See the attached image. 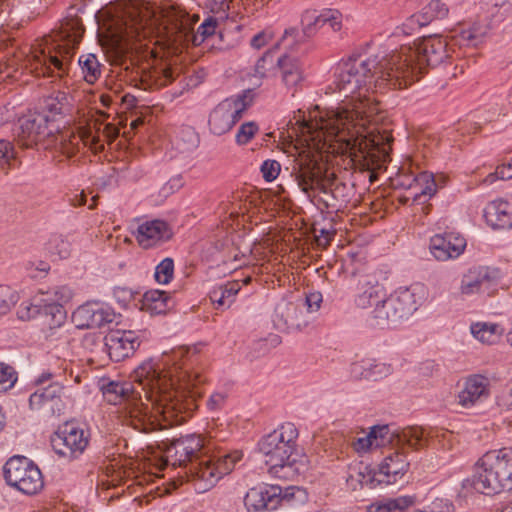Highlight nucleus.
I'll return each mask as SVG.
<instances>
[{
  "mask_svg": "<svg viewBox=\"0 0 512 512\" xmlns=\"http://www.w3.org/2000/svg\"><path fill=\"white\" fill-rule=\"evenodd\" d=\"M354 111L348 109L331 110L309 119L301 109L294 112L290 119V128L296 136L290 134V157L293 168L290 176L302 191L319 190L326 193L334 180L323 162V152H340L352 157L386 158L391 149L393 137L387 130L367 129L369 118L377 111L376 106Z\"/></svg>",
  "mask_w": 512,
  "mask_h": 512,
  "instance_id": "f257e3e1",
  "label": "nucleus"
},
{
  "mask_svg": "<svg viewBox=\"0 0 512 512\" xmlns=\"http://www.w3.org/2000/svg\"><path fill=\"white\" fill-rule=\"evenodd\" d=\"M186 353L183 347L173 349L158 359L145 360L133 371L131 378L145 393L151 410L131 383L102 380L100 390L104 399L123 406L125 424L142 433L181 424L196 410L200 395L194 390L200 382L199 375L189 373L180 364Z\"/></svg>",
  "mask_w": 512,
  "mask_h": 512,
  "instance_id": "f03ea898",
  "label": "nucleus"
},
{
  "mask_svg": "<svg viewBox=\"0 0 512 512\" xmlns=\"http://www.w3.org/2000/svg\"><path fill=\"white\" fill-rule=\"evenodd\" d=\"M409 77V72L401 76L397 73L395 65L390 64V54L367 58L353 56L338 64L333 91L338 90L345 97L352 96L351 108H347L349 111H354L356 105L366 109L375 106L367 97L368 92L406 88Z\"/></svg>",
  "mask_w": 512,
  "mask_h": 512,
  "instance_id": "7ed1b4c3",
  "label": "nucleus"
},
{
  "mask_svg": "<svg viewBox=\"0 0 512 512\" xmlns=\"http://www.w3.org/2000/svg\"><path fill=\"white\" fill-rule=\"evenodd\" d=\"M201 449V439L191 435L174 440L166 450L167 457L172 459L173 465L183 468V474L179 473V478L193 482L198 493L211 489L223 475L230 473L242 458L239 451L216 458L202 454Z\"/></svg>",
  "mask_w": 512,
  "mask_h": 512,
  "instance_id": "20e7f679",
  "label": "nucleus"
},
{
  "mask_svg": "<svg viewBox=\"0 0 512 512\" xmlns=\"http://www.w3.org/2000/svg\"><path fill=\"white\" fill-rule=\"evenodd\" d=\"M18 142L26 148L43 143L44 148H54L68 158L80 148L81 137L70 131L54 133L50 116L46 113L29 111L18 119Z\"/></svg>",
  "mask_w": 512,
  "mask_h": 512,
  "instance_id": "39448f33",
  "label": "nucleus"
},
{
  "mask_svg": "<svg viewBox=\"0 0 512 512\" xmlns=\"http://www.w3.org/2000/svg\"><path fill=\"white\" fill-rule=\"evenodd\" d=\"M450 57L446 38L438 35L423 37L413 46H402L400 50L390 53V64L401 76L409 72L407 87L419 79L425 67H437Z\"/></svg>",
  "mask_w": 512,
  "mask_h": 512,
  "instance_id": "423d86ee",
  "label": "nucleus"
},
{
  "mask_svg": "<svg viewBox=\"0 0 512 512\" xmlns=\"http://www.w3.org/2000/svg\"><path fill=\"white\" fill-rule=\"evenodd\" d=\"M473 488L485 495L512 489V448L486 452L474 466Z\"/></svg>",
  "mask_w": 512,
  "mask_h": 512,
  "instance_id": "0eeeda50",
  "label": "nucleus"
},
{
  "mask_svg": "<svg viewBox=\"0 0 512 512\" xmlns=\"http://www.w3.org/2000/svg\"><path fill=\"white\" fill-rule=\"evenodd\" d=\"M426 294V288L422 284L396 290L372 310L369 317L370 326L380 329L395 327L418 309Z\"/></svg>",
  "mask_w": 512,
  "mask_h": 512,
  "instance_id": "6e6552de",
  "label": "nucleus"
},
{
  "mask_svg": "<svg viewBox=\"0 0 512 512\" xmlns=\"http://www.w3.org/2000/svg\"><path fill=\"white\" fill-rule=\"evenodd\" d=\"M53 372H43L36 384L38 388L30 395L29 405L32 410L42 411L47 416H60L64 413L65 404L61 398L64 385L58 381Z\"/></svg>",
  "mask_w": 512,
  "mask_h": 512,
  "instance_id": "1a4fd4ad",
  "label": "nucleus"
},
{
  "mask_svg": "<svg viewBox=\"0 0 512 512\" xmlns=\"http://www.w3.org/2000/svg\"><path fill=\"white\" fill-rule=\"evenodd\" d=\"M393 442L419 447L418 445H423L421 430L416 426L402 430H392L389 425L374 426L368 434L357 438L352 445L355 451L366 452L370 448L384 447Z\"/></svg>",
  "mask_w": 512,
  "mask_h": 512,
  "instance_id": "9d476101",
  "label": "nucleus"
},
{
  "mask_svg": "<svg viewBox=\"0 0 512 512\" xmlns=\"http://www.w3.org/2000/svg\"><path fill=\"white\" fill-rule=\"evenodd\" d=\"M3 470L7 484L24 494H36L44 486L40 469L26 457H11Z\"/></svg>",
  "mask_w": 512,
  "mask_h": 512,
  "instance_id": "9b49d317",
  "label": "nucleus"
},
{
  "mask_svg": "<svg viewBox=\"0 0 512 512\" xmlns=\"http://www.w3.org/2000/svg\"><path fill=\"white\" fill-rule=\"evenodd\" d=\"M258 452L265 457V464L271 476L286 479L288 476V440L282 425L266 435L258 443Z\"/></svg>",
  "mask_w": 512,
  "mask_h": 512,
  "instance_id": "f8f14e48",
  "label": "nucleus"
},
{
  "mask_svg": "<svg viewBox=\"0 0 512 512\" xmlns=\"http://www.w3.org/2000/svg\"><path fill=\"white\" fill-rule=\"evenodd\" d=\"M251 103L252 95L250 90L220 102L210 113L209 126L211 132L215 135H222L228 132L242 117L244 111Z\"/></svg>",
  "mask_w": 512,
  "mask_h": 512,
  "instance_id": "ddd939ff",
  "label": "nucleus"
},
{
  "mask_svg": "<svg viewBox=\"0 0 512 512\" xmlns=\"http://www.w3.org/2000/svg\"><path fill=\"white\" fill-rule=\"evenodd\" d=\"M83 33L84 28L79 19H67L61 24L58 36L63 41V45L57 46L56 55H44V64L49 70L53 66L57 69L58 76H63L66 73L73 51L79 44Z\"/></svg>",
  "mask_w": 512,
  "mask_h": 512,
  "instance_id": "4468645a",
  "label": "nucleus"
},
{
  "mask_svg": "<svg viewBox=\"0 0 512 512\" xmlns=\"http://www.w3.org/2000/svg\"><path fill=\"white\" fill-rule=\"evenodd\" d=\"M88 435L84 429L73 422L60 426L51 437V445L56 454L73 460L78 458L87 448Z\"/></svg>",
  "mask_w": 512,
  "mask_h": 512,
  "instance_id": "2eb2a0df",
  "label": "nucleus"
},
{
  "mask_svg": "<svg viewBox=\"0 0 512 512\" xmlns=\"http://www.w3.org/2000/svg\"><path fill=\"white\" fill-rule=\"evenodd\" d=\"M288 30L285 29L283 36L269 48L255 65V75L263 77H276L279 73L283 79L288 74V45L285 43V37Z\"/></svg>",
  "mask_w": 512,
  "mask_h": 512,
  "instance_id": "dca6fc26",
  "label": "nucleus"
},
{
  "mask_svg": "<svg viewBox=\"0 0 512 512\" xmlns=\"http://www.w3.org/2000/svg\"><path fill=\"white\" fill-rule=\"evenodd\" d=\"M287 488L278 485H259L247 491L244 506L247 512H266L276 510L286 497Z\"/></svg>",
  "mask_w": 512,
  "mask_h": 512,
  "instance_id": "f3484780",
  "label": "nucleus"
},
{
  "mask_svg": "<svg viewBox=\"0 0 512 512\" xmlns=\"http://www.w3.org/2000/svg\"><path fill=\"white\" fill-rule=\"evenodd\" d=\"M114 310L99 302H87L79 306L72 314V321L77 328H101L114 322Z\"/></svg>",
  "mask_w": 512,
  "mask_h": 512,
  "instance_id": "a211bd4d",
  "label": "nucleus"
},
{
  "mask_svg": "<svg viewBox=\"0 0 512 512\" xmlns=\"http://www.w3.org/2000/svg\"><path fill=\"white\" fill-rule=\"evenodd\" d=\"M418 428L421 430L423 445H418L419 447H416V445H409L408 443L393 442L390 444L396 449L393 453H389L385 456L379 467L380 474L387 477V482L396 481L397 476H402L407 471L409 462L405 455L406 449L419 450L427 446L428 438L425 435L424 430L420 427Z\"/></svg>",
  "mask_w": 512,
  "mask_h": 512,
  "instance_id": "6ab92c4d",
  "label": "nucleus"
},
{
  "mask_svg": "<svg viewBox=\"0 0 512 512\" xmlns=\"http://www.w3.org/2000/svg\"><path fill=\"white\" fill-rule=\"evenodd\" d=\"M141 340L135 331L115 330L104 337V346L111 360L120 362L132 356Z\"/></svg>",
  "mask_w": 512,
  "mask_h": 512,
  "instance_id": "aec40b11",
  "label": "nucleus"
},
{
  "mask_svg": "<svg viewBox=\"0 0 512 512\" xmlns=\"http://www.w3.org/2000/svg\"><path fill=\"white\" fill-rule=\"evenodd\" d=\"M465 247V238L454 232L433 236L429 246L430 252L439 261L457 258L463 253Z\"/></svg>",
  "mask_w": 512,
  "mask_h": 512,
  "instance_id": "412c9836",
  "label": "nucleus"
},
{
  "mask_svg": "<svg viewBox=\"0 0 512 512\" xmlns=\"http://www.w3.org/2000/svg\"><path fill=\"white\" fill-rule=\"evenodd\" d=\"M53 299L51 288L46 291H40L38 296H35L33 302H24L18 310V316L22 320H28L35 317L43 308L46 314H51L60 324L65 319V311L56 305V301H48Z\"/></svg>",
  "mask_w": 512,
  "mask_h": 512,
  "instance_id": "4be33fe9",
  "label": "nucleus"
},
{
  "mask_svg": "<svg viewBox=\"0 0 512 512\" xmlns=\"http://www.w3.org/2000/svg\"><path fill=\"white\" fill-rule=\"evenodd\" d=\"M400 185L414 190L413 201L424 202L422 198H431L437 191V185L432 173L423 171L417 175H405L402 177Z\"/></svg>",
  "mask_w": 512,
  "mask_h": 512,
  "instance_id": "5701e85b",
  "label": "nucleus"
},
{
  "mask_svg": "<svg viewBox=\"0 0 512 512\" xmlns=\"http://www.w3.org/2000/svg\"><path fill=\"white\" fill-rule=\"evenodd\" d=\"M483 216L493 229H512V202L493 200L485 206Z\"/></svg>",
  "mask_w": 512,
  "mask_h": 512,
  "instance_id": "b1692460",
  "label": "nucleus"
},
{
  "mask_svg": "<svg viewBox=\"0 0 512 512\" xmlns=\"http://www.w3.org/2000/svg\"><path fill=\"white\" fill-rule=\"evenodd\" d=\"M322 302V294L316 292H304V298L297 301L293 327L302 330L311 322V314L318 311Z\"/></svg>",
  "mask_w": 512,
  "mask_h": 512,
  "instance_id": "393cba45",
  "label": "nucleus"
},
{
  "mask_svg": "<svg viewBox=\"0 0 512 512\" xmlns=\"http://www.w3.org/2000/svg\"><path fill=\"white\" fill-rule=\"evenodd\" d=\"M489 381L481 375H473L466 379L463 389L458 394V403L470 407L477 401L488 396Z\"/></svg>",
  "mask_w": 512,
  "mask_h": 512,
  "instance_id": "a878e982",
  "label": "nucleus"
},
{
  "mask_svg": "<svg viewBox=\"0 0 512 512\" xmlns=\"http://www.w3.org/2000/svg\"><path fill=\"white\" fill-rule=\"evenodd\" d=\"M170 231L167 224L161 220L147 221L138 226L136 239L143 248H150L158 242L168 239Z\"/></svg>",
  "mask_w": 512,
  "mask_h": 512,
  "instance_id": "bb28decb",
  "label": "nucleus"
},
{
  "mask_svg": "<svg viewBox=\"0 0 512 512\" xmlns=\"http://www.w3.org/2000/svg\"><path fill=\"white\" fill-rule=\"evenodd\" d=\"M387 296L383 284L378 281L365 280L359 284V292L355 303L359 308L378 307Z\"/></svg>",
  "mask_w": 512,
  "mask_h": 512,
  "instance_id": "cd10ccee",
  "label": "nucleus"
},
{
  "mask_svg": "<svg viewBox=\"0 0 512 512\" xmlns=\"http://www.w3.org/2000/svg\"><path fill=\"white\" fill-rule=\"evenodd\" d=\"M448 7L440 0H431L417 14L407 19L406 25L413 28L415 25L424 27L436 19H443L448 15Z\"/></svg>",
  "mask_w": 512,
  "mask_h": 512,
  "instance_id": "c85d7f7f",
  "label": "nucleus"
},
{
  "mask_svg": "<svg viewBox=\"0 0 512 512\" xmlns=\"http://www.w3.org/2000/svg\"><path fill=\"white\" fill-rule=\"evenodd\" d=\"M490 279L487 267H473L462 277L461 293L464 295L479 293L484 287H489Z\"/></svg>",
  "mask_w": 512,
  "mask_h": 512,
  "instance_id": "c756f323",
  "label": "nucleus"
},
{
  "mask_svg": "<svg viewBox=\"0 0 512 512\" xmlns=\"http://www.w3.org/2000/svg\"><path fill=\"white\" fill-rule=\"evenodd\" d=\"M489 31L490 26L486 21L472 23L459 31L457 34L458 43L464 46L477 47L485 41Z\"/></svg>",
  "mask_w": 512,
  "mask_h": 512,
  "instance_id": "7c9ffc66",
  "label": "nucleus"
},
{
  "mask_svg": "<svg viewBox=\"0 0 512 512\" xmlns=\"http://www.w3.org/2000/svg\"><path fill=\"white\" fill-rule=\"evenodd\" d=\"M174 70L171 67H155L142 75L145 89H158L174 81Z\"/></svg>",
  "mask_w": 512,
  "mask_h": 512,
  "instance_id": "2f4dec72",
  "label": "nucleus"
},
{
  "mask_svg": "<svg viewBox=\"0 0 512 512\" xmlns=\"http://www.w3.org/2000/svg\"><path fill=\"white\" fill-rule=\"evenodd\" d=\"M320 18L321 13L318 14L315 10H306L301 15L302 34L300 35L298 32L296 33L294 29H290V37H294L297 43L312 37L319 28L323 27Z\"/></svg>",
  "mask_w": 512,
  "mask_h": 512,
  "instance_id": "473e14b6",
  "label": "nucleus"
},
{
  "mask_svg": "<svg viewBox=\"0 0 512 512\" xmlns=\"http://www.w3.org/2000/svg\"><path fill=\"white\" fill-rule=\"evenodd\" d=\"M169 297L166 292L160 290L147 291L142 300L141 310L150 315L162 314L166 311Z\"/></svg>",
  "mask_w": 512,
  "mask_h": 512,
  "instance_id": "72a5a7b5",
  "label": "nucleus"
},
{
  "mask_svg": "<svg viewBox=\"0 0 512 512\" xmlns=\"http://www.w3.org/2000/svg\"><path fill=\"white\" fill-rule=\"evenodd\" d=\"M239 290L240 285L238 282L227 283L225 285L215 287L209 293V298L217 308L230 307Z\"/></svg>",
  "mask_w": 512,
  "mask_h": 512,
  "instance_id": "f704fd0d",
  "label": "nucleus"
},
{
  "mask_svg": "<svg viewBox=\"0 0 512 512\" xmlns=\"http://www.w3.org/2000/svg\"><path fill=\"white\" fill-rule=\"evenodd\" d=\"M413 496H400L371 504L368 512H404L414 504Z\"/></svg>",
  "mask_w": 512,
  "mask_h": 512,
  "instance_id": "c9c22d12",
  "label": "nucleus"
},
{
  "mask_svg": "<svg viewBox=\"0 0 512 512\" xmlns=\"http://www.w3.org/2000/svg\"><path fill=\"white\" fill-rule=\"evenodd\" d=\"M290 431V436L292 435ZM290 438V476H303L310 468V461L304 449L297 444H291Z\"/></svg>",
  "mask_w": 512,
  "mask_h": 512,
  "instance_id": "e433bc0d",
  "label": "nucleus"
},
{
  "mask_svg": "<svg viewBox=\"0 0 512 512\" xmlns=\"http://www.w3.org/2000/svg\"><path fill=\"white\" fill-rule=\"evenodd\" d=\"M470 330L472 335L484 344H493L500 337L499 325L493 323H473Z\"/></svg>",
  "mask_w": 512,
  "mask_h": 512,
  "instance_id": "4c0bfd02",
  "label": "nucleus"
},
{
  "mask_svg": "<svg viewBox=\"0 0 512 512\" xmlns=\"http://www.w3.org/2000/svg\"><path fill=\"white\" fill-rule=\"evenodd\" d=\"M78 64L81 68L84 80L93 84L101 74V64L96 55L86 54L79 57Z\"/></svg>",
  "mask_w": 512,
  "mask_h": 512,
  "instance_id": "58836bf2",
  "label": "nucleus"
},
{
  "mask_svg": "<svg viewBox=\"0 0 512 512\" xmlns=\"http://www.w3.org/2000/svg\"><path fill=\"white\" fill-rule=\"evenodd\" d=\"M69 106V97L65 92L57 91L46 97L43 102V110L51 115L63 114Z\"/></svg>",
  "mask_w": 512,
  "mask_h": 512,
  "instance_id": "ea45409f",
  "label": "nucleus"
},
{
  "mask_svg": "<svg viewBox=\"0 0 512 512\" xmlns=\"http://www.w3.org/2000/svg\"><path fill=\"white\" fill-rule=\"evenodd\" d=\"M272 322L280 332L288 331V300L285 297H282L275 305Z\"/></svg>",
  "mask_w": 512,
  "mask_h": 512,
  "instance_id": "a19ab883",
  "label": "nucleus"
},
{
  "mask_svg": "<svg viewBox=\"0 0 512 512\" xmlns=\"http://www.w3.org/2000/svg\"><path fill=\"white\" fill-rule=\"evenodd\" d=\"M47 250L51 255H55L59 259H66L70 256L71 244L63 236L55 235L50 238L47 244Z\"/></svg>",
  "mask_w": 512,
  "mask_h": 512,
  "instance_id": "79ce46f5",
  "label": "nucleus"
},
{
  "mask_svg": "<svg viewBox=\"0 0 512 512\" xmlns=\"http://www.w3.org/2000/svg\"><path fill=\"white\" fill-rule=\"evenodd\" d=\"M18 300V293L14 289L0 285V315L8 313Z\"/></svg>",
  "mask_w": 512,
  "mask_h": 512,
  "instance_id": "37998d69",
  "label": "nucleus"
},
{
  "mask_svg": "<svg viewBox=\"0 0 512 512\" xmlns=\"http://www.w3.org/2000/svg\"><path fill=\"white\" fill-rule=\"evenodd\" d=\"M174 263L171 258H165L155 268V280L159 284H168L173 277Z\"/></svg>",
  "mask_w": 512,
  "mask_h": 512,
  "instance_id": "c03bdc74",
  "label": "nucleus"
},
{
  "mask_svg": "<svg viewBox=\"0 0 512 512\" xmlns=\"http://www.w3.org/2000/svg\"><path fill=\"white\" fill-rule=\"evenodd\" d=\"M16 381L15 370L11 366L0 362V392H5L12 388Z\"/></svg>",
  "mask_w": 512,
  "mask_h": 512,
  "instance_id": "a18cd8bd",
  "label": "nucleus"
},
{
  "mask_svg": "<svg viewBox=\"0 0 512 512\" xmlns=\"http://www.w3.org/2000/svg\"><path fill=\"white\" fill-rule=\"evenodd\" d=\"M320 22L322 26L328 25L334 32L342 27L341 14L337 10L328 9L321 12Z\"/></svg>",
  "mask_w": 512,
  "mask_h": 512,
  "instance_id": "49530a36",
  "label": "nucleus"
},
{
  "mask_svg": "<svg viewBox=\"0 0 512 512\" xmlns=\"http://www.w3.org/2000/svg\"><path fill=\"white\" fill-rule=\"evenodd\" d=\"M257 131L258 126L255 122L251 121L243 123L236 134V142L239 145L247 144Z\"/></svg>",
  "mask_w": 512,
  "mask_h": 512,
  "instance_id": "de8ad7c7",
  "label": "nucleus"
},
{
  "mask_svg": "<svg viewBox=\"0 0 512 512\" xmlns=\"http://www.w3.org/2000/svg\"><path fill=\"white\" fill-rule=\"evenodd\" d=\"M372 359H363L351 364L350 374L354 379H369Z\"/></svg>",
  "mask_w": 512,
  "mask_h": 512,
  "instance_id": "09e8293b",
  "label": "nucleus"
},
{
  "mask_svg": "<svg viewBox=\"0 0 512 512\" xmlns=\"http://www.w3.org/2000/svg\"><path fill=\"white\" fill-rule=\"evenodd\" d=\"M51 293L53 299H48V301H56V305H59L60 308L63 304L69 302L74 294L73 290L66 285L52 287Z\"/></svg>",
  "mask_w": 512,
  "mask_h": 512,
  "instance_id": "8fccbe9b",
  "label": "nucleus"
},
{
  "mask_svg": "<svg viewBox=\"0 0 512 512\" xmlns=\"http://www.w3.org/2000/svg\"><path fill=\"white\" fill-rule=\"evenodd\" d=\"M455 507L453 503L447 499L436 498L429 505L422 510H415L413 512H454Z\"/></svg>",
  "mask_w": 512,
  "mask_h": 512,
  "instance_id": "3c124183",
  "label": "nucleus"
},
{
  "mask_svg": "<svg viewBox=\"0 0 512 512\" xmlns=\"http://www.w3.org/2000/svg\"><path fill=\"white\" fill-rule=\"evenodd\" d=\"M263 178L267 182H271L277 178L281 171V165L276 160H266L260 167Z\"/></svg>",
  "mask_w": 512,
  "mask_h": 512,
  "instance_id": "603ef678",
  "label": "nucleus"
},
{
  "mask_svg": "<svg viewBox=\"0 0 512 512\" xmlns=\"http://www.w3.org/2000/svg\"><path fill=\"white\" fill-rule=\"evenodd\" d=\"M308 502V492L298 486H290V507L298 509Z\"/></svg>",
  "mask_w": 512,
  "mask_h": 512,
  "instance_id": "864d4df0",
  "label": "nucleus"
},
{
  "mask_svg": "<svg viewBox=\"0 0 512 512\" xmlns=\"http://www.w3.org/2000/svg\"><path fill=\"white\" fill-rule=\"evenodd\" d=\"M83 347L87 350H90L91 353H97L100 350H104V338H101L100 335L89 334L86 335L83 339Z\"/></svg>",
  "mask_w": 512,
  "mask_h": 512,
  "instance_id": "5fc2aeb1",
  "label": "nucleus"
},
{
  "mask_svg": "<svg viewBox=\"0 0 512 512\" xmlns=\"http://www.w3.org/2000/svg\"><path fill=\"white\" fill-rule=\"evenodd\" d=\"M392 372V367L389 364L379 363L375 360H372V365L370 366L369 371V379L377 380L379 378L388 376Z\"/></svg>",
  "mask_w": 512,
  "mask_h": 512,
  "instance_id": "6e6d98bb",
  "label": "nucleus"
},
{
  "mask_svg": "<svg viewBox=\"0 0 512 512\" xmlns=\"http://www.w3.org/2000/svg\"><path fill=\"white\" fill-rule=\"evenodd\" d=\"M13 158V146L11 142L0 139V167L4 168Z\"/></svg>",
  "mask_w": 512,
  "mask_h": 512,
  "instance_id": "4d7b16f0",
  "label": "nucleus"
},
{
  "mask_svg": "<svg viewBox=\"0 0 512 512\" xmlns=\"http://www.w3.org/2000/svg\"><path fill=\"white\" fill-rule=\"evenodd\" d=\"M315 240L318 246L326 247L335 235V230L314 228Z\"/></svg>",
  "mask_w": 512,
  "mask_h": 512,
  "instance_id": "13d9d810",
  "label": "nucleus"
},
{
  "mask_svg": "<svg viewBox=\"0 0 512 512\" xmlns=\"http://www.w3.org/2000/svg\"><path fill=\"white\" fill-rule=\"evenodd\" d=\"M183 185L182 179L180 177H174L170 179L167 183H165L160 189V195L163 197H167L170 194L178 191Z\"/></svg>",
  "mask_w": 512,
  "mask_h": 512,
  "instance_id": "bf43d9fd",
  "label": "nucleus"
},
{
  "mask_svg": "<svg viewBox=\"0 0 512 512\" xmlns=\"http://www.w3.org/2000/svg\"><path fill=\"white\" fill-rule=\"evenodd\" d=\"M217 21L213 18H207L197 29V34L202 36V40L214 34Z\"/></svg>",
  "mask_w": 512,
  "mask_h": 512,
  "instance_id": "052dcab7",
  "label": "nucleus"
},
{
  "mask_svg": "<svg viewBox=\"0 0 512 512\" xmlns=\"http://www.w3.org/2000/svg\"><path fill=\"white\" fill-rule=\"evenodd\" d=\"M115 299L122 305L126 306L133 299V292L131 289L124 287H116L114 289Z\"/></svg>",
  "mask_w": 512,
  "mask_h": 512,
  "instance_id": "680f3d73",
  "label": "nucleus"
},
{
  "mask_svg": "<svg viewBox=\"0 0 512 512\" xmlns=\"http://www.w3.org/2000/svg\"><path fill=\"white\" fill-rule=\"evenodd\" d=\"M272 39V34L267 31H261L253 36L251 39V46L254 49H260L264 47Z\"/></svg>",
  "mask_w": 512,
  "mask_h": 512,
  "instance_id": "e2e57ef3",
  "label": "nucleus"
},
{
  "mask_svg": "<svg viewBox=\"0 0 512 512\" xmlns=\"http://www.w3.org/2000/svg\"><path fill=\"white\" fill-rule=\"evenodd\" d=\"M171 21L173 22L175 28L179 30L180 32L185 31L188 29L189 26V18L188 15L185 14L182 11L175 12L174 15H172Z\"/></svg>",
  "mask_w": 512,
  "mask_h": 512,
  "instance_id": "0e129e2a",
  "label": "nucleus"
},
{
  "mask_svg": "<svg viewBox=\"0 0 512 512\" xmlns=\"http://www.w3.org/2000/svg\"><path fill=\"white\" fill-rule=\"evenodd\" d=\"M304 80L302 68L295 63H290V83L294 86L301 85Z\"/></svg>",
  "mask_w": 512,
  "mask_h": 512,
  "instance_id": "69168bd1",
  "label": "nucleus"
},
{
  "mask_svg": "<svg viewBox=\"0 0 512 512\" xmlns=\"http://www.w3.org/2000/svg\"><path fill=\"white\" fill-rule=\"evenodd\" d=\"M225 400H226V395L224 393L216 392L210 396V398L207 402V405H208L209 409L217 410L222 407Z\"/></svg>",
  "mask_w": 512,
  "mask_h": 512,
  "instance_id": "338daca9",
  "label": "nucleus"
},
{
  "mask_svg": "<svg viewBox=\"0 0 512 512\" xmlns=\"http://www.w3.org/2000/svg\"><path fill=\"white\" fill-rule=\"evenodd\" d=\"M498 405L502 408H505L507 410L512 409V389L503 392L499 397L497 401Z\"/></svg>",
  "mask_w": 512,
  "mask_h": 512,
  "instance_id": "774afa93",
  "label": "nucleus"
}]
</instances>
